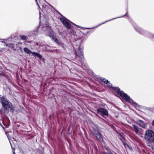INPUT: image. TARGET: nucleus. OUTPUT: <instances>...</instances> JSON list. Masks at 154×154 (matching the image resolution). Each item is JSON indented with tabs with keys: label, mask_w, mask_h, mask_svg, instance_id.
I'll return each instance as SVG.
<instances>
[{
	"label": "nucleus",
	"mask_w": 154,
	"mask_h": 154,
	"mask_svg": "<svg viewBox=\"0 0 154 154\" xmlns=\"http://www.w3.org/2000/svg\"><path fill=\"white\" fill-rule=\"evenodd\" d=\"M1 101L3 108L4 110H7L13 112L14 109L12 104L9 101L7 100L4 97H1Z\"/></svg>",
	"instance_id": "f257e3e1"
},
{
	"label": "nucleus",
	"mask_w": 154,
	"mask_h": 154,
	"mask_svg": "<svg viewBox=\"0 0 154 154\" xmlns=\"http://www.w3.org/2000/svg\"><path fill=\"white\" fill-rule=\"evenodd\" d=\"M45 25L46 29V32L47 35L49 36L52 41H54L59 45L58 40L56 38L55 34L53 30L51 29V26L49 25V24L48 23H45Z\"/></svg>",
	"instance_id": "f03ea898"
},
{
	"label": "nucleus",
	"mask_w": 154,
	"mask_h": 154,
	"mask_svg": "<svg viewBox=\"0 0 154 154\" xmlns=\"http://www.w3.org/2000/svg\"><path fill=\"white\" fill-rule=\"evenodd\" d=\"M134 26L135 30L138 33L145 35L149 38H154V34L144 30L137 24H135L134 25Z\"/></svg>",
	"instance_id": "7ed1b4c3"
},
{
	"label": "nucleus",
	"mask_w": 154,
	"mask_h": 154,
	"mask_svg": "<svg viewBox=\"0 0 154 154\" xmlns=\"http://www.w3.org/2000/svg\"><path fill=\"white\" fill-rule=\"evenodd\" d=\"M120 95L123 99L132 105L133 106L136 107L137 106V103L131 99L130 97L127 94L125 93L123 91H122Z\"/></svg>",
	"instance_id": "20e7f679"
},
{
	"label": "nucleus",
	"mask_w": 154,
	"mask_h": 154,
	"mask_svg": "<svg viewBox=\"0 0 154 154\" xmlns=\"http://www.w3.org/2000/svg\"><path fill=\"white\" fill-rule=\"evenodd\" d=\"M145 138L150 142H154V133L151 130L146 131L145 134Z\"/></svg>",
	"instance_id": "39448f33"
},
{
	"label": "nucleus",
	"mask_w": 154,
	"mask_h": 154,
	"mask_svg": "<svg viewBox=\"0 0 154 154\" xmlns=\"http://www.w3.org/2000/svg\"><path fill=\"white\" fill-rule=\"evenodd\" d=\"M81 45H79V47L77 48L76 50H75V55L79 58L80 60H82L84 57L83 54V50L81 48Z\"/></svg>",
	"instance_id": "423d86ee"
},
{
	"label": "nucleus",
	"mask_w": 154,
	"mask_h": 154,
	"mask_svg": "<svg viewBox=\"0 0 154 154\" xmlns=\"http://www.w3.org/2000/svg\"><path fill=\"white\" fill-rule=\"evenodd\" d=\"M60 20L66 28L69 29L71 28V25L69 23V21L68 20L64 17H61L60 18Z\"/></svg>",
	"instance_id": "0eeeda50"
},
{
	"label": "nucleus",
	"mask_w": 154,
	"mask_h": 154,
	"mask_svg": "<svg viewBox=\"0 0 154 154\" xmlns=\"http://www.w3.org/2000/svg\"><path fill=\"white\" fill-rule=\"evenodd\" d=\"M97 112L98 113H101L103 116H107L108 115V111L105 109L100 108L97 109Z\"/></svg>",
	"instance_id": "6e6552de"
},
{
	"label": "nucleus",
	"mask_w": 154,
	"mask_h": 154,
	"mask_svg": "<svg viewBox=\"0 0 154 154\" xmlns=\"http://www.w3.org/2000/svg\"><path fill=\"white\" fill-rule=\"evenodd\" d=\"M133 126L134 128L133 130L137 134L139 135L142 133V129L141 128H139L135 125H133Z\"/></svg>",
	"instance_id": "1a4fd4ad"
},
{
	"label": "nucleus",
	"mask_w": 154,
	"mask_h": 154,
	"mask_svg": "<svg viewBox=\"0 0 154 154\" xmlns=\"http://www.w3.org/2000/svg\"><path fill=\"white\" fill-rule=\"evenodd\" d=\"M137 123L140 127L143 128H145L146 127V123L142 120H138L137 121Z\"/></svg>",
	"instance_id": "9d476101"
},
{
	"label": "nucleus",
	"mask_w": 154,
	"mask_h": 154,
	"mask_svg": "<svg viewBox=\"0 0 154 154\" xmlns=\"http://www.w3.org/2000/svg\"><path fill=\"white\" fill-rule=\"evenodd\" d=\"M112 90L114 93L118 95H120L122 91H120V89L117 87H112Z\"/></svg>",
	"instance_id": "9b49d317"
},
{
	"label": "nucleus",
	"mask_w": 154,
	"mask_h": 154,
	"mask_svg": "<svg viewBox=\"0 0 154 154\" xmlns=\"http://www.w3.org/2000/svg\"><path fill=\"white\" fill-rule=\"evenodd\" d=\"M95 135L96 137L100 141L102 142H103V136L101 135L100 132L98 131V133L95 134Z\"/></svg>",
	"instance_id": "f8f14e48"
},
{
	"label": "nucleus",
	"mask_w": 154,
	"mask_h": 154,
	"mask_svg": "<svg viewBox=\"0 0 154 154\" xmlns=\"http://www.w3.org/2000/svg\"><path fill=\"white\" fill-rule=\"evenodd\" d=\"M23 50L25 53L28 54H32V53L33 52L27 48H24L23 49Z\"/></svg>",
	"instance_id": "ddd939ff"
},
{
	"label": "nucleus",
	"mask_w": 154,
	"mask_h": 154,
	"mask_svg": "<svg viewBox=\"0 0 154 154\" xmlns=\"http://www.w3.org/2000/svg\"><path fill=\"white\" fill-rule=\"evenodd\" d=\"M32 55L34 56H35L38 57V58H39L40 59H42V55L37 53L34 52H33Z\"/></svg>",
	"instance_id": "4468645a"
},
{
	"label": "nucleus",
	"mask_w": 154,
	"mask_h": 154,
	"mask_svg": "<svg viewBox=\"0 0 154 154\" xmlns=\"http://www.w3.org/2000/svg\"><path fill=\"white\" fill-rule=\"evenodd\" d=\"M20 38L23 40H25L27 39V37L25 35H22L20 36Z\"/></svg>",
	"instance_id": "2eb2a0df"
},
{
	"label": "nucleus",
	"mask_w": 154,
	"mask_h": 154,
	"mask_svg": "<svg viewBox=\"0 0 154 154\" xmlns=\"http://www.w3.org/2000/svg\"><path fill=\"white\" fill-rule=\"evenodd\" d=\"M123 17V16H122V17ZM120 17H116V18H114L112 19H110V20H107V21H105V22H103V23H101V24H100L99 25H101V24H104V23H106V22H108V21H110V20H113V19H116V18H120Z\"/></svg>",
	"instance_id": "dca6fc26"
},
{
	"label": "nucleus",
	"mask_w": 154,
	"mask_h": 154,
	"mask_svg": "<svg viewBox=\"0 0 154 154\" xmlns=\"http://www.w3.org/2000/svg\"><path fill=\"white\" fill-rule=\"evenodd\" d=\"M101 80L105 83H109V82L108 80H106L105 79L103 78L102 79H101Z\"/></svg>",
	"instance_id": "f3484780"
},
{
	"label": "nucleus",
	"mask_w": 154,
	"mask_h": 154,
	"mask_svg": "<svg viewBox=\"0 0 154 154\" xmlns=\"http://www.w3.org/2000/svg\"><path fill=\"white\" fill-rule=\"evenodd\" d=\"M5 45H6V46H8L9 47H10L11 48H13V44H11V43H10L9 44H6Z\"/></svg>",
	"instance_id": "a211bd4d"
},
{
	"label": "nucleus",
	"mask_w": 154,
	"mask_h": 154,
	"mask_svg": "<svg viewBox=\"0 0 154 154\" xmlns=\"http://www.w3.org/2000/svg\"><path fill=\"white\" fill-rule=\"evenodd\" d=\"M124 145L125 147H127L129 149H132L129 147V146L127 144H124Z\"/></svg>",
	"instance_id": "6ab92c4d"
},
{
	"label": "nucleus",
	"mask_w": 154,
	"mask_h": 154,
	"mask_svg": "<svg viewBox=\"0 0 154 154\" xmlns=\"http://www.w3.org/2000/svg\"><path fill=\"white\" fill-rule=\"evenodd\" d=\"M72 23L73 25H74V26H76L77 27H78V28H80L81 29V28L82 27H81L80 26H79V25H77L74 23Z\"/></svg>",
	"instance_id": "aec40b11"
},
{
	"label": "nucleus",
	"mask_w": 154,
	"mask_h": 154,
	"mask_svg": "<svg viewBox=\"0 0 154 154\" xmlns=\"http://www.w3.org/2000/svg\"><path fill=\"white\" fill-rule=\"evenodd\" d=\"M108 86H109V87H111L112 88V87L111 86V85L110 84V82H109V83H106Z\"/></svg>",
	"instance_id": "412c9836"
},
{
	"label": "nucleus",
	"mask_w": 154,
	"mask_h": 154,
	"mask_svg": "<svg viewBox=\"0 0 154 154\" xmlns=\"http://www.w3.org/2000/svg\"><path fill=\"white\" fill-rule=\"evenodd\" d=\"M91 29V28H84V27H82L81 28V29Z\"/></svg>",
	"instance_id": "4be33fe9"
},
{
	"label": "nucleus",
	"mask_w": 154,
	"mask_h": 154,
	"mask_svg": "<svg viewBox=\"0 0 154 154\" xmlns=\"http://www.w3.org/2000/svg\"><path fill=\"white\" fill-rule=\"evenodd\" d=\"M35 0V1L36 2L37 4V5H38V7H39V8H40V6H39V4H38V2H37V0Z\"/></svg>",
	"instance_id": "5701e85b"
},
{
	"label": "nucleus",
	"mask_w": 154,
	"mask_h": 154,
	"mask_svg": "<svg viewBox=\"0 0 154 154\" xmlns=\"http://www.w3.org/2000/svg\"><path fill=\"white\" fill-rule=\"evenodd\" d=\"M12 149L14 151V153H13V154H15V152H14V149L12 147Z\"/></svg>",
	"instance_id": "b1692460"
},
{
	"label": "nucleus",
	"mask_w": 154,
	"mask_h": 154,
	"mask_svg": "<svg viewBox=\"0 0 154 154\" xmlns=\"http://www.w3.org/2000/svg\"><path fill=\"white\" fill-rule=\"evenodd\" d=\"M152 125L153 126H154V120L152 121Z\"/></svg>",
	"instance_id": "393cba45"
},
{
	"label": "nucleus",
	"mask_w": 154,
	"mask_h": 154,
	"mask_svg": "<svg viewBox=\"0 0 154 154\" xmlns=\"http://www.w3.org/2000/svg\"><path fill=\"white\" fill-rule=\"evenodd\" d=\"M127 14H128V12H127L126 13V14H125V15H124V16H123L124 17V16H125H125H127Z\"/></svg>",
	"instance_id": "a878e982"
},
{
	"label": "nucleus",
	"mask_w": 154,
	"mask_h": 154,
	"mask_svg": "<svg viewBox=\"0 0 154 154\" xmlns=\"http://www.w3.org/2000/svg\"><path fill=\"white\" fill-rule=\"evenodd\" d=\"M2 42H3V43H5V42H4V41H2Z\"/></svg>",
	"instance_id": "bb28decb"
},
{
	"label": "nucleus",
	"mask_w": 154,
	"mask_h": 154,
	"mask_svg": "<svg viewBox=\"0 0 154 154\" xmlns=\"http://www.w3.org/2000/svg\"><path fill=\"white\" fill-rule=\"evenodd\" d=\"M39 15H40V12H39Z\"/></svg>",
	"instance_id": "cd10ccee"
},
{
	"label": "nucleus",
	"mask_w": 154,
	"mask_h": 154,
	"mask_svg": "<svg viewBox=\"0 0 154 154\" xmlns=\"http://www.w3.org/2000/svg\"><path fill=\"white\" fill-rule=\"evenodd\" d=\"M88 32H88H88H87V33H86V34H87L88 33Z\"/></svg>",
	"instance_id": "c85d7f7f"
},
{
	"label": "nucleus",
	"mask_w": 154,
	"mask_h": 154,
	"mask_svg": "<svg viewBox=\"0 0 154 154\" xmlns=\"http://www.w3.org/2000/svg\"><path fill=\"white\" fill-rule=\"evenodd\" d=\"M35 35H36V34L35 33Z\"/></svg>",
	"instance_id": "c756f323"
}]
</instances>
